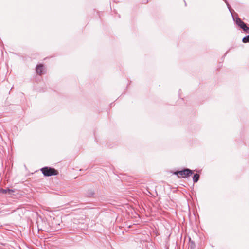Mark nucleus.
Returning a JSON list of instances; mask_svg holds the SVG:
<instances>
[{"mask_svg":"<svg viewBox=\"0 0 249 249\" xmlns=\"http://www.w3.org/2000/svg\"><path fill=\"white\" fill-rule=\"evenodd\" d=\"M235 22H236V23L239 26H242V24L244 23V22H243L241 19L240 18H236V19H235Z\"/></svg>","mask_w":249,"mask_h":249,"instance_id":"7","label":"nucleus"},{"mask_svg":"<svg viewBox=\"0 0 249 249\" xmlns=\"http://www.w3.org/2000/svg\"><path fill=\"white\" fill-rule=\"evenodd\" d=\"M40 170L44 176L46 177L57 175L59 173L57 170L50 167H44L42 168Z\"/></svg>","mask_w":249,"mask_h":249,"instance_id":"1","label":"nucleus"},{"mask_svg":"<svg viewBox=\"0 0 249 249\" xmlns=\"http://www.w3.org/2000/svg\"><path fill=\"white\" fill-rule=\"evenodd\" d=\"M195 245L194 243L192 242L191 243V245L190 246L191 249H194L195 248Z\"/></svg>","mask_w":249,"mask_h":249,"instance_id":"9","label":"nucleus"},{"mask_svg":"<svg viewBox=\"0 0 249 249\" xmlns=\"http://www.w3.org/2000/svg\"><path fill=\"white\" fill-rule=\"evenodd\" d=\"M240 28H242L246 33H249V28L247 26L245 23L242 24V26H240Z\"/></svg>","mask_w":249,"mask_h":249,"instance_id":"5","label":"nucleus"},{"mask_svg":"<svg viewBox=\"0 0 249 249\" xmlns=\"http://www.w3.org/2000/svg\"><path fill=\"white\" fill-rule=\"evenodd\" d=\"M13 191L12 190L7 189H0V193L2 194H10L11 192H13Z\"/></svg>","mask_w":249,"mask_h":249,"instance_id":"4","label":"nucleus"},{"mask_svg":"<svg viewBox=\"0 0 249 249\" xmlns=\"http://www.w3.org/2000/svg\"><path fill=\"white\" fill-rule=\"evenodd\" d=\"M199 178H200V176L198 174H197V173L195 174L193 177V179L194 182H195V183L197 182L199 180Z\"/></svg>","mask_w":249,"mask_h":249,"instance_id":"6","label":"nucleus"},{"mask_svg":"<svg viewBox=\"0 0 249 249\" xmlns=\"http://www.w3.org/2000/svg\"><path fill=\"white\" fill-rule=\"evenodd\" d=\"M193 171L188 169L185 168L181 171H177L174 172V174L177 175L178 178H185L193 174Z\"/></svg>","mask_w":249,"mask_h":249,"instance_id":"2","label":"nucleus"},{"mask_svg":"<svg viewBox=\"0 0 249 249\" xmlns=\"http://www.w3.org/2000/svg\"><path fill=\"white\" fill-rule=\"evenodd\" d=\"M242 41L244 43H248L249 42V35H248L246 36L245 37H243L242 39Z\"/></svg>","mask_w":249,"mask_h":249,"instance_id":"8","label":"nucleus"},{"mask_svg":"<svg viewBox=\"0 0 249 249\" xmlns=\"http://www.w3.org/2000/svg\"><path fill=\"white\" fill-rule=\"evenodd\" d=\"M225 0V2L226 3V4H227L229 9L230 10V6L229 4L228 3V2L226 0ZM230 11L231 13V10H230Z\"/></svg>","mask_w":249,"mask_h":249,"instance_id":"10","label":"nucleus"},{"mask_svg":"<svg viewBox=\"0 0 249 249\" xmlns=\"http://www.w3.org/2000/svg\"><path fill=\"white\" fill-rule=\"evenodd\" d=\"M43 66L42 64H39L36 67V71L37 74L41 75L43 73Z\"/></svg>","mask_w":249,"mask_h":249,"instance_id":"3","label":"nucleus"}]
</instances>
